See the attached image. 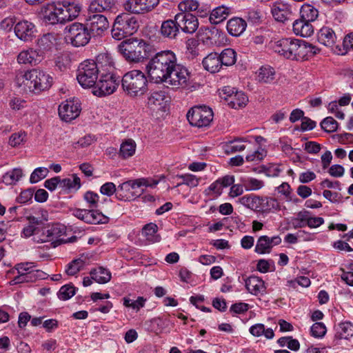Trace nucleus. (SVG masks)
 Instances as JSON below:
<instances>
[{
  "label": "nucleus",
  "instance_id": "obj_1",
  "mask_svg": "<svg viewBox=\"0 0 353 353\" xmlns=\"http://www.w3.org/2000/svg\"><path fill=\"white\" fill-rule=\"evenodd\" d=\"M176 57L171 50L157 52L148 62L146 66L149 77L155 83L163 82L174 68Z\"/></svg>",
  "mask_w": 353,
  "mask_h": 353
},
{
  "label": "nucleus",
  "instance_id": "obj_2",
  "mask_svg": "<svg viewBox=\"0 0 353 353\" xmlns=\"http://www.w3.org/2000/svg\"><path fill=\"white\" fill-rule=\"evenodd\" d=\"M15 81L19 86L23 84L35 94L49 90L54 82L53 77L49 73L39 68L19 72Z\"/></svg>",
  "mask_w": 353,
  "mask_h": 353
},
{
  "label": "nucleus",
  "instance_id": "obj_3",
  "mask_svg": "<svg viewBox=\"0 0 353 353\" xmlns=\"http://www.w3.org/2000/svg\"><path fill=\"white\" fill-rule=\"evenodd\" d=\"M118 52L130 63H139L148 59L152 52V46L142 39L131 37L121 41Z\"/></svg>",
  "mask_w": 353,
  "mask_h": 353
},
{
  "label": "nucleus",
  "instance_id": "obj_4",
  "mask_svg": "<svg viewBox=\"0 0 353 353\" xmlns=\"http://www.w3.org/2000/svg\"><path fill=\"white\" fill-rule=\"evenodd\" d=\"M121 85L127 94L130 97H138L147 91L148 80L143 72L133 70L123 75Z\"/></svg>",
  "mask_w": 353,
  "mask_h": 353
},
{
  "label": "nucleus",
  "instance_id": "obj_5",
  "mask_svg": "<svg viewBox=\"0 0 353 353\" xmlns=\"http://www.w3.org/2000/svg\"><path fill=\"white\" fill-rule=\"evenodd\" d=\"M100 74L94 63V60L87 59L79 64L77 79L83 88H94Z\"/></svg>",
  "mask_w": 353,
  "mask_h": 353
},
{
  "label": "nucleus",
  "instance_id": "obj_6",
  "mask_svg": "<svg viewBox=\"0 0 353 353\" xmlns=\"http://www.w3.org/2000/svg\"><path fill=\"white\" fill-rule=\"evenodd\" d=\"M67 31V39L74 47H83L90 41L92 35L85 25L79 22H74L65 28Z\"/></svg>",
  "mask_w": 353,
  "mask_h": 353
},
{
  "label": "nucleus",
  "instance_id": "obj_7",
  "mask_svg": "<svg viewBox=\"0 0 353 353\" xmlns=\"http://www.w3.org/2000/svg\"><path fill=\"white\" fill-rule=\"evenodd\" d=\"M144 179L129 180L117 187L116 198L119 201H129L139 197L143 192Z\"/></svg>",
  "mask_w": 353,
  "mask_h": 353
},
{
  "label": "nucleus",
  "instance_id": "obj_8",
  "mask_svg": "<svg viewBox=\"0 0 353 353\" xmlns=\"http://www.w3.org/2000/svg\"><path fill=\"white\" fill-rule=\"evenodd\" d=\"M186 117L191 125L202 128L210 125L213 119V112L205 105L194 106L188 112Z\"/></svg>",
  "mask_w": 353,
  "mask_h": 353
},
{
  "label": "nucleus",
  "instance_id": "obj_9",
  "mask_svg": "<svg viewBox=\"0 0 353 353\" xmlns=\"http://www.w3.org/2000/svg\"><path fill=\"white\" fill-rule=\"evenodd\" d=\"M66 233V227L64 225L57 223L51 225H47L43 219V228L41 234L37 238V243L52 241L54 247L59 245L60 237Z\"/></svg>",
  "mask_w": 353,
  "mask_h": 353
},
{
  "label": "nucleus",
  "instance_id": "obj_10",
  "mask_svg": "<svg viewBox=\"0 0 353 353\" xmlns=\"http://www.w3.org/2000/svg\"><path fill=\"white\" fill-rule=\"evenodd\" d=\"M119 82V78L113 73L100 74L99 79L94 87L93 94L98 97L111 94L116 90Z\"/></svg>",
  "mask_w": 353,
  "mask_h": 353
},
{
  "label": "nucleus",
  "instance_id": "obj_11",
  "mask_svg": "<svg viewBox=\"0 0 353 353\" xmlns=\"http://www.w3.org/2000/svg\"><path fill=\"white\" fill-rule=\"evenodd\" d=\"M319 49L304 40L293 39L292 60H305L317 53Z\"/></svg>",
  "mask_w": 353,
  "mask_h": 353
},
{
  "label": "nucleus",
  "instance_id": "obj_12",
  "mask_svg": "<svg viewBox=\"0 0 353 353\" xmlns=\"http://www.w3.org/2000/svg\"><path fill=\"white\" fill-rule=\"evenodd\" d=\"M85 25L92 37L101 36L109 27L107 17L103 14L95 13H88Z\"/></svg>",
  "mask_w": 353,
  "mask_h": 353
},
{
  "label": "nucleus",
  "instance_id": "obj_13",
  "mask_svg": "<svg viewBox=\"0 0 353 353\" xmlns=\"http://www.w3.org/2000/svg\"><path fill=\"white\" fill-rule=\"evenodd\" d=\"M72 214L79 219L88 224H104L109 221V218L95 208L75 209Z\"/></svg>",
  "mask_w": 353,
  "mask_h": 353
},
{
  "label": "nucleus",
  "instance_id": "obj_14",
  "mask_svg": "<svg viewBox=\"0 0 353 353\" xmlns=\"http://www.w3.org/2000/svg\"><path fill=\"white\" fill-rule=\"evenodd\" d=\"M190 79V73L188 69L181 65L175 63L174 68H172L170 74L164 79L163 82L176 87L186 86Z\"/></svg>",
  "mask_w": 353,
  "mask_h": 353
},
{
  "label": "nucleus",
  "instance_id": "obj_15",
  "mask_svg": "<svg viewBox=\"0 0 353 353\" xmlns=\"http://www.w3.org/2000/svg\"><path fill=\"white\" fill-rule=\"evenodd\" d=\"M159 3V0H127L124 9L133 14H144L151 11Z\"/></svg>",
  "mask_w": 353,
  "mask_h": 353
},
{
  "label": "nucleus",
  "instance_id": "obj_16",
  "mask_svg": "<svg viewBox=\"0 0 353 353\" xmlns=\"http://www.w3.org/2000/svg\"><path fill=\"white\" fill-rule=\"evenodd\" d=\"M58 111L60 118L68 122L79 116L81 108L78 102L67 100L59 105Z\"/></svg>",
  "mask_w": 353,
  "mask_h": 353
},
{
  "label": "nucleus",
  "instance_id": "obj_17",
  "mask_svg": "<svg viewBox=\"0 0 353 353\" xmlns=\"http://www.w3.org/2000/svg\"><path fill=\"white\" fill-rule=\"evenodd\" d=\"M27 219L29 223L28 225L23 229L21 236L25 238H29L33 236L34 241L37 242V238H39L41 234L43 219L34 216H29L27 217Z\"/></svg>",
  "mask_w": 353,
  "mask_h": 353
},
{
  "label": "nucleus",
  "instance_id": "obj_18",
  "mask_svg": "<svg viewBox=\"0 0 353 353\" xmlns=\"http://www.w3.org/2000/svg\"><path fill=\"white\" fill-rule=\"evenodd\" d=\"M16 36L23 41H31L35 37V26L26 20L18 22L14 26Z\"/></svg>",
  "mask_w": 353,
  "mask_h": 353
},
{
  "label": "nucleus",
  "instance_id": "obj_19",
  "mask_svg": "<svg viewBox=\"0 0 353 353\" xmlns=\"http://www.w3.org/2000/svg\"><path fill=\"white\" fill-rule=\"evenodd\" d=\"M176 20L181 23L180 30L185 33H194L199 27L197 18L190 13H179L176 14Z\"/></svg>",
  "mask_w": 353,
  "mask_h": 353
},
{
  "label": "nucleus",
  "instance_id": "obj_20",
  "mask_svg": "<svg viewBox=\"0 0 353 353\" xmlns=\"http://www.w3.org/2000/svg\"><path fill=\"white\" fill-rule=\"evenodd\" d=\"M271 13L276 21L284 23L291 19L292 10L288 3L276 2L271 6Z\"/></svg>",
  "mask_w": 353,
  "mask_h": 353
},
{
  "label": "nucleus",
  "instance_id": "obj_21",
  "mask_svg": "<svg viewBox=\"0 0 353 353\" xmlns=\"http://www.w3.org/2000/svg\"><path fill=\"white\" fill-rule=\"evenodd\" d=\"M180 24L176 20V16L174 19L164 21L161 23L160 33L165 38L176 39L181 32Z\"/></svg>",
  "mask_w": 353,
  "mask_h": 353
},
{
  "label": "nucleus",
  "instance_id": "obj_22",
  "mask_svg": "<svg viewBox=\"0 0 353 353\" xmlns=\"http://www.w3.org/2000/svg\"><path fill=\"white\" fill-rule=\"evenodd\" d=\"M94 63L100 74L113 73L114 70L113 60L108 53H101L94 60Z\"/></svg>",
  "mask_w": 353,
  "mask_h": 353
},
{
  "label": "nucleus",
  "instance_id": "obj_23",
  "mask_svg": "<svg viewBox=\"0 0 353 353\" xmlns=\"http://www.w3.org/2000/svg\"><path fill=\"white\" fill-rule=\"evenodd\" d=\"M115 20L128 34L135 32L139 27L137 18L130 13H121L117 17Z\"/></svg>",
  "mask_w": 353,
  "mask_h": 353
},
{
  "label": "nucleus",
  "instance_id": "obj_24",
  "mask_svg": "<svg viewBox=\"0 0 353 353\" xmlns=\"http://www.w3.org/2000/svg\"><path fill=\"white\" fill-rule=\"evenodd\" d=\"M292 42L293 39L292 38H283L274 42L272 44V48L283 57L291 59Z\"/></svg>",
  "mask_w": 353,
  "mask_h": 353
},
{
  "label": "nucleus",
  "instance_id": "obj_25",
  "mask_svg": "<svg viewBox=\"0 0 353 353\" xmlns=\"http://www.w3.org/2000/svg\"><path fill=\"white\" fill-rule=\"evenodd\" d=\"M245 288L248 291L254 295L265 292L266 287L264 281L256 276H250L245 281Z\"/></svg>",
  "mask_w": 353,
  "mask_h": 353
},
{
  "label": "nucleus",
  "instance_id": "obj_26",
  "mask_svg": "<svg viewBox=\"0 0 353 353\" xmlns=\"http://www.w3.org/2000/svg\"><path fill=\"white\" fill-rule=\"evenodd\" d=\"M58 6L54 4H48L41 10V16L45 23L55 25L59 23L58 15Z\"/></svg>",
  "mask_w": 353,
  "mask_h": 353
},
{
  "label": "nucleus",
  "instance_id": "obj_27",
  "mask_svg": "<svg viewBox=\"0 0 353 353\" xmlns=\"http://www.w3.org/2000/svg\"><path fill=\"white\" fill-rule=\"evenodd\" d=\"M115 6L114 0H93L88 7L89 14L110 11Z\"/></svg>",
  "mask_w": 353,
  "mask_h": 353
},
{
  "label": "nucleus",
  "instance_id": "obj_28",
  "mask_svg": "<svg viewBox=\"0 0 353 353\" xmlns=\"http://www.w3.org/2000/svg\"><path fill=\"white\" fill-rule=\"evenodd\" d=\"M311 23L300 19L295 20L292 24L294 34L303 37H310L314 32V28Z\"/></svg>",
  "mask_w": 353,
  "mask_h": 353
},
{
  "label": "nucleus",
  "instance_id": "obj_29",
  "mask_svg": "<svg viewBox=\"0 0 353 353\" xmlns=\"http://www.w3.org/2000/svg\"><path fill=\"white\" fill-rule=\"evenodd\" d=\"M41 54L37 50L29 49L21 51L17 56V61L20 64H37L41 61Z\"/></svg>",
  "mask_w": 353,
  "mask_h": 353
},
{
  "label": "nucleus",
  "instance_id": "obj_30",
  "mask_svg": "<svg viewBox=\"0 0 353 353\" xmlns=\"http://www.w3.org/2000/svg\"><path fill=\"white\" fill-rule=\"evenodd\" d=\"M336 36L334 30L329 27H323L317 34L318 41L327 47H332L336 41Z\"/></svg>",
  "mask_w": 353,
  "mask_h": 353
},
{
  "label": "nucleus",
  "instance_id": "obj_31",
  "mask_svg": "<svg viewBox=\"0 0 353 353\" xmlns=\"http://www.w3.org/2000/svg\"><path fill=\"white\" fill-rule=\"evenodd\" d=\"M202 63L204 68L211 73L219 72L222 67L220 57L216 52L210 53L203 59Z\"/></svg>",
  "mask_w": 353,
  "mask_h": 353
},
{
  "label": "nucleus",
  "instance_id": "obj_32",
  "mask_svg": "<svg viewBox=\"0 0 353 353\" xmlns=\"http://www.w3.org/2000/svg\"><path fill=\"white\" fill-rule=\"evenodd\" d=\"M246 26L247 23L243 19L234 17L228 21L227 30L230 35L239 37L245 31Z\"/></svg>",
  "mask_w": 353,
  "mask_h": 353
},
{
  "label": "nucleus",
  "instance_id": "obj_33",
  "mask_svg": "<svg viewBox=\"0 0 353 353\" xmlns=\"http://www.w3.org/2000/svg\"><path fill=\"white\" fill-rule=\"evenodd\" d=\"M88 260V257L83 254L79 258L72 260L67 265L65 269L66 274L70 276L75 275L87 265Z\"/></svg>",
  "mask_w": 353,
  "mask_h": 353
},
{
  "label": "nucleus",
  "instance_id": "obj_34",
  "mask_svg": "<svg viewBox=\"0 0 353 353\" xmlns=\"http://www.w3.org/2000/svg\"><path fill=\"white\" fill-rule=\"evenodd\" d=\"M248 101V98L245 93L242 91L238 90H236L232 96L228 97L227 99L228 105L234 109L245 106Z\"/></svg>",
  "mask_w": 353,
  "mask_h": 353
},
{
  "label": "nucleus",
  "instance_id": "obj_35",
  "mask_svg": "<svg viewBox=\"0 0 353 353\" xmlns=\"http://www.w3.org/2000/svg\"><path fill=\"white\" fill-rule=\"evenodd\" d=\"M230 14V8L225 6H219L211 10L210 21L212 24H219L227 19Z\"/></svg>",
  "mask_w": 353,
  "mask_h": 353
},
{
  "label": "nucleus",
  "instance_id": "obj_36",
  "mask_svg": "<svg viewBox=\"0 0 353 353\" xmlns=\"http://www.w3.org/2000/svg\"><path fill=\"white\" fill-rule=\"evenodd\" d=\"M300 19L304 21L313 22L317 19L319 11L313 6L305 3L300 9Z\"/></svg>",
  "mask_w": 353,
  "mask_h": 353
},
{
  "label": "nucleus",
  "instance_id": "obj_37",
  "mask_svg": "<svg viewBox=\"0 0 353 353\" xmlns=\"http://www.w3.org/2000/svg\"><path fill=\"white\" fill-rule=\"evenodd\" d=\"M90 274L94 281L101 284L106 283L111 279L110 272L103 267L92 269Z\"/></svg>",
  "mask_w": 353,
  "mask_h": 353
},
{
  "label": "nucleus",
  "instance_id": "obj_38",
  "mask_svg": "<svg viewBox=\"0 0 353 353\" xmlns=\"http://www.w3.org/2000/svg\"><path fill=\"white\" fill-rule=\"evenodd\" d=\"M158 227L154 223H150L144 225L142 229L141 234L145 236L148 241L155 243L160 241L159 235L157 234Z\"/></svg>",
  "mask_w": 353,
  "mask_h": 353
},
{
  "label": "nucleus",
  "instance_id": "obj_39",
  "mask_svg": "<svg viewBox=\"0 0 353 353\" xmlns=\"http://www.w3.org/2000/svg\"><path fill=\"white\" fill-rule=\"evenodd\" d=\"M54 37L50 33L43 34L39 39L37 41L39 49L37 50L39 52V54L41 55L44 51L50 50L54 45Z\"/></svg>",
  "mask_w": 353,
  "mask_h": 353
},
{
  "label": "nucleus",
  "instance_id": "obj_40",
  "mask_svg": "<svg viewBox=\"0 0 353 353\" xmlns=\"http://www.w3.org/2000/svg\"><path fill=\"white\" fill-rule=\"evenodd\" d=\"M219 56L221 65L230 66L236 63V54L232 48L224 49Z\"/></svg>",
  "mask_w": 353,
  "mask_h": 353
},
{
  "label": "nucleus",
  "instance_id": "obj_41",
  "mask_svg": "<svg viewBox=\"0 0 353 353\" xmlns=\"http://www.w3.org/2000/svg\"><path fill=\"white\" fill-rule=\"evenodd\" d=\"M23 176V171L21 168H14L7 172L2 176V182L6 185L16 183Z\"/></svg>",
  "mask_w": 353,
  "mask_h": 353
},
{
  "label": "nucleus",
  "instance_id": "obj_42",
  "mask_svg": "<svg viewBox=\"0 0 353 353\" xmlns=\"http://www.w3.org/2000/svg\"><path fill=\"white\" fill-rule=\"evenodd\" d=\"M274 70L270 66H262L258 74V80L259 82L268 83L274 79Z\"/></svg>",
  "mask_w": 353,
  "mask_h": 353
},
{
  "label": "nucleus",
  "instance_id": "obj_43",
  "mask_svg": "<svg viewBox=\"0 0 353 353\" xmlns=\"http://www.w3.org/2000/svg\"><path fill=\"white\" fill-rule=\"evenodd\" d=\"M240 181L246 191L258 190L264 186L263 181L252 177L241 178Z\"/></svg>",
  "mask_w": 353,
  "mask_h": 353
},
{
  "label": "nucleus",
  "instance_id": "obj_44",
  "mask_svg": "<svg viewBox=\"0 0 353 353\" xmlns=\"http://www.w3.org/2000/svg\"><path fill=\"white\" fill-rule=\"evenodd\" d=\"M353 336V324L350 321L341 323L336 337L341 339H348Z\"/></svg>",
  "mask_w": 353,
  "mask_h": 353
},
{
  "label": "nucleus",
  "instance_id": "obj_45",
  "mask_svg": "<svg viewBox=\"0 0 353 353\" xmlns=\"http://www.w3.org/2000/svg\"><path fill=\"white\" fill-rule=\"evenodd\" d=\"M272 248L270 237L268 236H261L258 239L255 247V252L258 254L269 253Z\"/></svg>",
  "mask_w": 353,
  "mask_h": 353
},
{
  "label": "nucleus",
  "instance_id": "obj_46",
  "mask_svg": "<svg viewBox=\"0 0 353 353\" xmlns=\"http://www.w3.org/2000/svg\"><path fill=\"white\" fill-rule=\"evenodd\" d=\"M136 144L130 139L123 142L120 147L119 154L124 159L132 156L135 152Z\"/></svg>",
  "mask_w": 353,
  "mask_h": 353
},
{
  "label": "nucleus",
  "instance_id": "obj_47",
  "mask_svg": "<svg viewBox=\"0 0 353 353\" xmlns=\"http://www.w3.org/2000/svg\"><path fill=\"white\" fill-rule=\"evenodd\" d=\"M72 177V180L69 178L63 179H60V187L68 190H79L81 188L80 178L77 174H73Z\"/></svg>",
  "mask_w": 353,
  "mask_h": 353
},
{
  "label": "nucleus",
  "instance_id": "obj_48",
  "mask_svg": "<svg viewBox=\"0 0 353 353\" xmlns=\"http://www.w3.org/2000/svg\"><path fill=\"white\" fill-rule=\"evenodd\" d=\"M76 293V288L72 284L63 285L57 293L58 298L62 301H67Z\"/></svg>",
  "mask_w": 353,
  "mask_h": 353
},
{
  "label": "nucleus",
  "instance_id": "obj_49",
  "mask_svg": "<svg viewBox=\"0 0 353 353\" xmlns=\"http://www.w3.org/2000/svg\"><path fill=\"white\" fill-rule=\"evenodd\" d=\"M239 203L249 209H257L260 204L259 196L254 195H245L239 199Z\"/></svg>",
  "mask_w": 353,
  "mask_h": 353
},
{
  "label": "nucleus",
  "instance_id": "obj_50",
  "mask_svg": "<svg viewBox=\"0 0 353 353\" xmlns=\"http://www.w3.org/2000/svg\"><path fill=\"white\" fill-rule=\"evenodd\" d=\"M165 99V92L156 91L150 94L148 99V104L152 108L153 106L161 105Z\"/></svg>",
  "mask_w": 353,
  "mask_h": 353
},
{
  "label": "nucleus",
  "instance_id": "obj_51",
  "mask_svg": "<svg viewBox=\"0 0 353 353\" xmlns=\"http://www.w3.org/2000/svg\"><path fill=\"white\" fill-rule=\"evenodd\" d=\"M178 8L181 13H189L196 11L199 8V3L196 0H185L179 4Z\"/></svg>",
  "mask_w": 353,
  "mask_h": 353
},
{
  "label": "nucleus",
  "instance_id": "obj_52",
  "mask_svg": "<svg viewBox=\"0 0 353 353\" xmlns=\"http://www.w3.org/2000/svg\"><path fill=\"white\" fill-rule=\"evenodd\" d=\"M338 125V122L332 117L325 118L321 123V128L328 133L336 131Z\"/></svg>",
  "mask_w": 353,
  "mask_h": 353
},
{
  "label": "nucleus",
  "instance_id": "obj_53",
  "mask_svg": "<svg viewBox=\"0 0 353 353\" xmlns=\"http://www.w3.org/2000/svg\"><path fill=\"white\" fill-rule=\"evenodd\" d=\"M83 200L86 202L88 208H97L99 196L97 193L89 190L83 194Z\"/></svg>",
  "mask_w": 353,
  "mask_h": 353
},
{
  "label": "nucleus",
  "instance_id": "obj_54",
  "mask_svg": "<svg viewBox=\"0 0 353 353\" xmlns=\"http://www.w3.org/2000/svg\"><path fill=\"white\" fill-rule=\"evenodd\" d=\"M176 177L179 179H182L183 181L181 183H179L176 187H179L183 184H185L190 188L196 187L199 185V179L192 174H181L176 175Z\"/></svg>",
  "mask_w": 353,
  "mask_h": 353
},
{
  "label": "nucleus",
  "instance_id": "obj_55",
  "mask_svg": "<svg viewBox=\"0 0 353 353\" xmlns=\"http://www.w3.org/2000/svg\"><path fill=\"white\" fill-rule=\"evenodd\" d=\"M48 170L46 168H37L30 175V181L31 183H35L46 177Z\"/></svg>",
  "mask_w": 353,
  "mask_h": 353
},
{
  "label": "nucleus",
  "instance_id": "obj_56",
  "mask_svg": "<svg viewBox=\"0 0 353 353\" xmlns=\"http://www.w3.org/2000/svg\"><path fill=\"white\" fill-rule=\"evenodd\" d=\"M63 4L68 12V17H71L73 20L79 16L81 10V6L79 3H75L74 2H65Z\"/></svg>",
  "mask_w": 353,
  "mask_h": 353
},
{
  "label": "nucleus",
  "instance_id": "obj_57",
  "mask_svg": "<svg viewBox=\"0 0 353 353\" xmlns=\"http://www.w3.org/2000/svg\"><path fill=\"white\" fill-rule=\"evenodd\" d=\"M326 331L325 325L321 322L314 323L310 328L312 336L316 338L323 337L325 334Z\"/></svg>",
  "mask_w": 353,
  "mask_h": 353
},
{
  "label": "nucleus",
  "instance_id": "obj_58",
  "mask_svg": "<svg viewBox=\"0 0 353 353\" xmlns=\"http://www.w3.org/2000/svg\"><path fill=\"white\" fill-rule=\"evenodd\" d=\"M27 274L28 276H26V277L28 278L29 282L31 283L47 278V274L46 272L41 270L35 269V268Z\"/></svg>",
  "mask_w": 353,
  "mask_h": 353
},
{
  "label": "nucleus",
  "instance_id": "obj_59",
  "mask_svg": "<svg viewBox=\"0 0 353 353\" xmlns=\"http://www.w3.org/2000/svg\"><path fill=\"white\" fill-rule=\"evenodd\" d=\"M117 192V188H116L115 184L112 182L105 183L100 188V192L102 194L106 195L108 196H110L113 195L114 194H116Z\"/></svg>",
  "mask_w": 353,
  "mask_h": 353
},
{
  "label": "nucleus",
  "instance_id": "obj_60",
  "mask_svg": "<svg viewBox=\"0 0 353 353\" xmlns=\"http://www.w3.org/2000/svg\"><path fill=\"white\" fill-rule=\"evenodd\" d=\"M127 34V32L123 30V28L121 27V25L118 23V22H117L115 20L113 28L112 29V37L116 40H121L123 39Z\"/></svg>",
  "mask_w": 353,
  "mask_h": 353
},
{
  "label": "nucleus",
  "instance_id": "obj_61",
  "mask_svg": "<svg viewBox=\"0 0 353 353\" xmlns=\"http://www.w3.org/2000/svg\"><path fill=\"white\" fill-rule=\"evenodd\" d=\"M263 15L259 10L252 9L250 10L247 13V19L252 23L257 24L261 21Z\"/></svg>",
  "mask_w": 353,
  "mask_h": 353
},
{
  "label": "nucleus",
  "instance_id": "obj_62",
  "mask_svg": "<svg viewBox=\"0 0 353 353\" xmlns=\"http://www.w3.org/2000/svg\"><path fill=\"white\" fill-rule=\"evenodd\" d=\"M245 149V145L239 143L237 140L230 141L226 146L225 151L227 153H233L236 152H241Z\"/></svg>",
  "mask_w": 353,
  "mask_h": 353
},
{
  "label": "nucleus",
  "instance_id": "obj_63",
  "mask_svg": "<svg viewBox=\"0 0 353 353\" xmlns=\"http://www.w3.org/2000/svg\"><path fill=\"white\" fill-rule=\"evenodd\" d=\"M58 15H59V23H65L68 21H72L71 17H68V12L66 8L64 7V5L58 4Z\"/></svg>",
  "mask_w": 353,
  "mask_h": 353
},
{
  "label": "nucleus",
  "instance_id": "obj_64",
  "mask_svg": "<svg viewBox=\"0 0 353 353\" xmlns=\"http://www.w3.org/2000/svg\"><path fill=\"white\" fill-rule=\"evenodd\" d=\"M345 169L341 165H332L328 170V173L334 177H341L343 176Z\"/></svg>",
  "mask_w": 353,
  "mask_h": 353
}]
</instances>
